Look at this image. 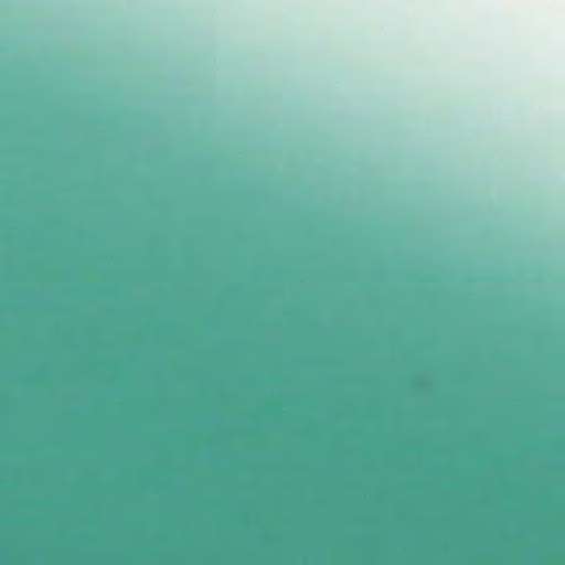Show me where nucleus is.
I'll list each match as a JSON object with an SVG mask.
<instances>
[{"label": "nucleus", "instance_id": "obj_2", "mask_svg": "<svg viewBox=\"0 0 565 565\" xmlns=\"http://www.w3.org/2000/svg\"><path fill=\"white\" fill-rule=\"evenodd\" d=\"M218 247H220V248H223L224 246H223V245H220Z\"/></svg>", "mask_w": 565, "mask_h": 565}, {"label": "nucleus", "instance_id": "obj_1", "mask_svg": "<svg viewBox=\"0 0 565 565\" xmlns=\"http://www.w3.org/2000/svg\"><path fill=\"white\" fill-rule=\"evenodd\" d=\"M26 247L35 248V247H45V246L44 245H28Z\"/></svg>", "mask_w": 565, "mask_h": 565}]
</instances>
